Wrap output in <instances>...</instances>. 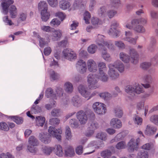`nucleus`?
Segmentation results:
<instances>
[{"label": "nucleus", "mask_w": 158, "mask_h": 158, "mask_svg": "<svg viewBox=\"0 0 158 158\" xmlns=\"http://www.w3.org/2000/svg\"><path fill=\"white\" fill-rule=\"evenodd\" d=\"M135 123L138 125H141L143 122V119L138 115H135L133 118Z\"/></svg>", "instance_id": "obj_32"}, {"label": "nucleus", "mask_w": 158, "mask_h": 158, "mask_svg": "<svg viewBox=\"0 0 158 158\" xmlns=\"http://www.w3.org/2000/svg\"><path fill=\"white\" fill-rule=\"evenodd\" d=\"M142 148L146 150H149L151 148V145L149 143H146L142 146Z\"/></svg>", "instance_id": "obj_63"}, {"label": "nucleus", "mask_w": 158, "mask_h": 158, "mask_svg": "<svg viewBox=\"0 0 158 158\" xmlns=\"http://www.w3.org/2000/svg\"><path fill=\"white\" fill-rule=\"evenodd\" d=\"M77 67L80 69V72L81 73H85L87 70L86 64L85 61L80 59L77 63Z\"/></svg>", "instance_id": "obj_7"}, {"label": "nucleus", "mask_w": 158, "mask_h": 158, "mask_svg": "<svg viewBox=\"0 0 158 158\" xmlns=\"http://www.w3.org/2000/svg\"><path fill=\"white\" fill-rule=\"evenodd\" d=\"M60 24V21L56 18L53 19L50 22V24L52 27L58 26Z\"/></svg>", "instance_id": "obj_37"}, {"label": "nucleus", "mask_w": 158, "mask_h": 158, "mask_svg": "<svg viewBox=\"0 0 158 158\" xmlns=\"http://www.w3.org/2000/svg\"><path fill=\"white\" fill-rule=\"evenodd\" d=\"M151 65V64L149 63L145 62L142 64L141 66L143 69H147Z\"/></svg>", "instance_id": "obj_60"}, {"label": "nucleus", "mask_w": 158, "mask_h": 158, "mask_svg": "<svg viewBox=\"0 0 158 158\" xmlns=\"http://www.w3.org/2000/svg\"><path fill=\"white\" fill-rule=\"evenodd\" d=\"M15 158L14 156L9 152L6 153H2L0 155V158Z\"/></svg>", "instance_id": "obj_41"}, {"label": "nucleus", "mask_w": 158, "mask_h": 158, "mask_svg": "<svg viewBox=\"0 0 158 158\" xmlns=\"http://www.w3.org/2000/svg\"><path fill=\"white\" fill-rule=\"evenodd\" d=\"M64 155L66 157H72L74 156L75 152L73 147L70 145L67 146L64 150Z\"/></svg>", "instance_id": "obj_9"}, {"label": "nucleus", "mask_w": 158, "mask_h": 158, "mask_svg": "<svg viewBox=\"0 0 158 158\" xmlns=\"http://www.w3.org/2000/svg\"><path fill=\"white\" fill-rule=\"evenodd\" d=\"M31 111L35 114L40 112L41 109L37 105H33L31 109Z\"/></svg>", "instance_id": "obj_39"}, {"label": "nucleus", "mask_w": 158, "mask_h": 158, "mask_svg": "<svg viewBox=\"0 0 158 158\" xmlns=\"http://www.w3.org/2000/svg\"><path fill=\"white\" fill-rule=\"evenodd\" d=\"M120 58L125 63H128L130 61L129 56L123 52L120 53Z\"/></svg>", "instance_id": "obj_33"}, {"label": "nucleus", "mask_w": 158, "mask_h": 158, "mask_svg": "<svg viewBox=\"0 0 158 158\" xmlns=\"http://www.w3.org/2000/svg\"><path fill=\"white\" fill-rule=\"evenodd\" d=\"M150 120L155 124L158 125V115L155 114L152 115L150 117Z\"/></svg>", "instance_id": "obj_43"}, {"label": "nucleus", "mask_w": 158, "mask_h": 158, "mask_svg": "<svg viewBox=\"0 0 158 158\" xmlns=\"http://www.w3.org/2000/svg\"><path fill=\"white\" fill-rule=\"evenodd\" d=\"M29 143L30 144L33 146L38 145L37 139L33 136H31L29 138Z\"/></svg>", "instance_id": "obj_38"}, {"label": "nucleus", "mask_w": 158, "mask_h": 158, "mask_svg": "<svg viewBox=\"0 0 158 158\" xmlns=\"http://www.w3.org/2000/svg\"><path fill=\"white\" fill-rule=\"evenodd\" d=\"M139 143V139L138 138L136 140L131 139L129 142V145L131 148L134 149L137 147Z\"/></svg>", "instance_id": "obj_24"}, {"label": "nucleus", "mask_w": 158, "mask_h": 158, "mask_svg": "<svg viewBox=\"0 0 158 158\" xmlns=\"http://www.w3.org/2000/svg\"><path fill=\"white\" fill-rule=\"evenodd\" d=\"M53 151V147L45 146L42 148L43 152L46 155H49Z\"/></svg>", "instance_id": "obj_28"}, {"label": "nucleus", "mask_w": 158, "mask_h": 158, "mask_svg": "<svg viewBox=\"0 0 158 158\" xmlns=\"http://www.w3.org/2000/svg\"><path fill=\"white\" fill-rule=\"evenodd\" d=\"M41 29L44 31L50 32H51L52 29L49 26H43L41 27Z\"/></svg>", "instance_id": "obj_51"}, {"label": "nucleus", "mask_w": 158, "mask_h": 158, "mask_svg": "<svg viewBox=\"0 0 158 158\" xmlns=\"http://www.w3.org/2000/svg\"><path fill=\"white\" fill-rule=\"evenodd\" d=\"M79 92L83 95V96L87 99H89L90 98L89 93L85 89L84 87L82 86H80L78 88Z\"/></svg>", "instance_id": "obj_23"}, {"label": "nucleus", "mask_w": 158, "mask_h": 158, "mask_svg": "<svg viewBox=\"0 0 158 158\" xmlns=\"http://www.w3.org/2000/svg\"><path fill=\"white\" fill-rule=\"evenodd\" d=\"M70 3L68 1L64 0L61 1L60 3V6L61 9L65 10L70 7Z\"/></svg>", "instance_id": "obj_25"}, {"label": "nucleus", "mask_w": 158, "mask_h": 158, "mask_svg": "<svg viewBox=\"0 0 158 158\" xmlns=\"http://www.w3.org/2000/svg\"><path fill=\"white\" fill-rule=\"evenodd\" d=\"M91 23L94 27L97 28L98 26L102 24L101 21L98 18L93 17L90 20Z\"/></svg>", "instance_id": "obj_21"}, {"label": "nucleus", "mask_w": 158, "mask_h": 158, "mask_svg": "<svg viewBox=\"0 0 158 158\" xmlns=\"http://www.w3.org/2000/svg\"><path fill=\"white\" fill-rule=\"evenodd\" d=\"M11 118L13 119L14 121L17 124H21L23 122V118L21 117H18L16 116H12Z\"/></svg>", "instance_id": "obj_35"}, {"label": "nucleus", "mask_w": 158, "mask_h": 158, "mask_svg": "<svg viewBox=\"0 0 158 158\" xmlns=\"http://www.w3.org/2000/svg\"><path fill=\"white\" fill-rule=\"evenodd\" d=\"M118 25L117 23H115L111 25V27L110 28V32H112L114 31V30H115L117 27H118Z\"/></svg>", "instance_id": "obj_61"}, {"label": "nucleus", "mask_w": 158, "mask_h": 158, "mask_svg": "<svg viewBox=\"0 0 158 158\" xmlns=\"http://www.w3.org/2000/svg\"><path fill=\"white\" fill-rule=\"evenodd\" d=\"M41 18L44 21H47L49 18L50 14L48 11V9L43 10L41 11Z\"/></svg>", "instance_id": "obj_17"}, {"label": "nucleus", "mask_w": 158, "mask_h": 158, "mask_svg": "<svg viewBox=\"0 0 158 158\" xmlns=\"http://www.w3.org/2000/svg\"><path fill=\"white\" fill-rule=\"evenodd\" d=\"M91 18V14L88 11H85L83 14V19L87 24L90 23L89 20Z\"/></svg>", "instance_id": "obj_27"}, {"label": "nucleus", "mask_w": 158, "mask_h": 158, "mask_svg": "<svg viewBox=\"0 0 158 158\" xmlns=\"http://www.w3.org/2000/svg\"><path fill=\"white\" fill-rule=\"evenodd\" d=\"M101 156L103 158H108L111 155V152L108 150H105L101 152Z\"/></svg>", "instance_id": "obj_30"}, {"label": "nucleus", "mask_w": 158, "mask_h": 158, "mask_svg": "<svg viewBox=\"0 0 158 158\" xmlns=\"http://www.w3.org/2000/svg\"><path fill=\"white\" fill-rule=\"evenodd\" d=\"M15 126V124L12 122L6 123L2 121L0 123V130L5 131H8L10 128L12 129Z\"/></svg>", "instance_id": "obj_4"}, {"label": "nucleus", "mask_w": 158, "mask_h": 158, "mask_svg": "<svg viewBox=\"0 0 158 158\" xmlns=\"http://www.w3.org/2000/svg\"><path fill=\"white\" fill-rule=\"evenodd\" d=\"M53 151L54 153L59 157H61L63 155V148L60 144H56L53 147Z\"/></svg>", "instance_id": "obj_12"}, {"label": "nucleus", "mask_w": 158, "mask_h": 158, "mask_svg": "<svg viewBox=\"0 0 158 158\" xmlns=\"http://www.w3.org/2000/svg\"><path fill=\"white\" fill-rule=\"evenodd\" d=\"M45 118L42 116H37L36 117V124L38 126L43 127L45 123Z\"/></svg>", "instance_id": "obj_22"}, {"label": "nucleus", "mask_w": 158, "mask_h": 158, "mask_svg": "<svg viewBox=\"0 0 158 158\" xmlns=\"http://www.w3.org/2000/svg\"><path fill=\"white\" fill-rule=\"evenodd\" d=\"M75 151L76 153L78 155H81L83 152V146L82 145H79L77 146L75 149Z\"/></svg>", "instance_id": "obj_47"}, {"label": "nucleus", "mask_w": 158, "mask_h": 158, "mask_svg": "<svg viewBox=\"0 0 158 158\" xmlns=\"http://www.w3.org/2000/svg\"><path fill=\"white\" fill-rule=\"evenodd\" d=\"M114 68H117L120 72H123L124 70V67L123 65L120 63L119 61H116L114 65Z\"/></svg>", "instance_id": "obj_29"}, {"label": "nucleus", "mask_w": 158, "mask_h": 158, "mask_svg": "<svg viewBox=\"0 0 158 158\" xmlns=\"http://www.w3.org/2000/svg\"><path fill=\"white\" fill-rule=\"evenodd\" d=\"M62 32L61 30H55L52 33V39L53 40H58L62 37Z\"/></svg>", "instance_id": "obj_15"}, {"label": "nucleus", "mask_w": 158, "mask_h": 158, "mask_svg": "<svg viewBox=\"0 0 158 158\" xmlns=\"http://www.w3.org/2000/svg\"><path fill=\"white\" fill-rule=\"evenodd\" d=\"M69 124L71 127H77L78 123L75 119H71L70 120Z\"/></svg>", "instance_id": "obj_49"}, {"label": "nucleus", "mask_w": 158, "mask_h": 158, "mask_svg": "<svg viewBox=\"0 0 158 158\" xmlns=\"http://www.w3.org/2000/svg\"><path fill=\"white\" fill-rule=\"evenodd\" d=\"M52 50L50 47L45 48L44 50V53L45 55L48 56L51 53Z\"/></svg>", "instance_id": "obj_58"}, {"label": "nucleus", "mask_w": 158, "mask_h": 158, "mask_svg": "<svg viewBox=\"0 0 158 158\" xmlns=\"http://www.w3.org/2000/svg\"><path fill=\"white\" fill-rule=\"evenodd\" d=\"M106 131L110 135H112L115 133L116 131L114 129L109 128L106 130Z\"/></svg>", "instance_id": "obj_62"}, {"label": "nucleus", "mask_w": 158, "mask_h": 158, "mask_svg": "<svg viewBox=\"0 0 158 158\" xmlns=\"http://www.w3.org/2000/svg\"><path fill=\"white\" fill-rule=\"evenodd\" d=\"M48 132L50 136L55 137L59 140H61V135L62 133V131L61 128L56 129L55 127L50 126L49 127Z\"/></svg>", "instance_id": "obj_2"}, {"label": "nucleus", "mask_w": 158, "mask_h": 158, "mask_svg": "<svg viewBox=\"0 0 158 158\" xmlns=\"http://www.w3.org/2000/svg\"><path fill=\"white\" fill-rule=\"evenodd\" d=\"M50 122L51 124L55 125L59 124L60 120L57 118H52L50 120Z\"/></svg>", "instance_id": "obj_56"}, {"label": "nucleus", "mask_w": 158, "mask_h": 158, "mask_svg": "<svg viewBox=\"0 0 158 158\" xmlns=\"http://www.w3.org/2000/svg\"><path fill=\"white\" fill-rule=\"evenodd\" d=\"M63 55L65 57L70 60L77 58L76 53L71 49H65L63 51Z\"/></svg>", "instance_id": "obj_6"}, {"label": "nucleus", "mask_w": 158, "mask_h": 158, "mask_svg": "<svg viewBox=\"0 0 158 158\" xmlns=\"http://www.w3.org/2000/svg\"><path fill=\"white\" fill-rule=\"evenodd\" d=\"M4 1L1 4L3 10L6 14H7L8 12V10L9 6L13 4L14 1L13 0H3Z\"/></svg>", "instance_id": "obj_10"}, {"label": "nucleus", "mask_w": 158, "mask_h": 158, "mask_svg": "<svg viewBox=\"0 0 158 158\" xmlns=\"http://www.w3.org/2000/svg\"><path fill=\"white\" fill-rule=\"evenodd\" d=\"M79 23L78 22L75 21L73 22V23L71 25L72 30L75 29L78 26Z\"/></svg>", "instance_id": "obj_64"}, {"label": "nucleus", "mask_w": 158, "mask_h": 158, "mask_svg": "<svg viewBox=\"0 0 158 158\" xmlns=\"http://www.w3.org/2000/svg\"><path fill=\"white\" fill-rule=\"evenodd\" d=\"M49 4L52 6H56L58 4L57 0H48Z\"/></svg>", "instance_id": "obj_57"}, {"label": "nucleus", "mask_w": 158, "mask_h": 158, "mask_svg": "<svg viewBox=\"0 0 158 158\" xmlns=\"http://www.w3.org/2000/svg\"><path fill=\"white\" fill-rule=\"evenodd\" d=\"M111 126L116 129H120L122 127L121 121L117 118H113L110 122Z\"/></svg>", "instance_id": "obj_8"}, {"label": "nucleus", "mask_w": 158, "mask_h": 158, "mask_svg": "<svg viewBox=\"0 0 158 158\" xmlns=\"http://www.w3.org/2000/svg\"><path fill=\"white\" fill-rule=\"evenodd\" d=\"M50 77L53 80H55L58 79L59 75L54 71H53L50 73Z\"/></svg>", "instance_id": "obj_52"}, {"label": "nucleus", "mask_w": 158, "mask_h": 158, "mask_svg": "<svg viewBox=\"0 0 158 158\" xmlns=\"http://www.w3.org/2000/svg\"><path fill=\"white\" fill-rule=\"evenodd\" d=\"M38 8L41 11L43 10L48 9V5L45 1H40L38 4Z\"/></svg>", "instance_id": "obj_31"}, {"label": "nucleus", "mask_w": 158, "mask_h": 158, "mask_svg": "<svg viewBox=\"0 0 158 158\" xmlns=\"http://www.w3.org/2000/svg\"><path fill=\"white\" fill-rule=\"evenodd\" d=\"M141 23V20L134 19L131 22H128L126 27L129 29H131L133 27H135Z\"/></svg>", "instance_id": "obj_18"}, {"label": "nucleus", "mask_w": 158, "mask_h": 158, "mask_svg": "<svg viewBox=\"0 0 158 158\" xmlns=\"http://www.w3.org/2000/svg\"><path fill=\"white\" fill-rule=\"evenodd\" d=\"M138 158H148V152L145 151H141L138 154Z\"/></svg>", "instance_id": "obj_34"}, {"label": "nucleus", "mask_w": 158, "mask_h": 158, "mask_svg": "<svg viewBox=\"0 0 158 158\" xmlns=\"http://www.w3.org/2000/svg\"><path fill=\"white\" fill-rule=\"evenodd\" d=\"M55 16L60 18L62 21L66 17V15L63 12H59L55 13Z\"/></svg>", "instance_id": "obj_50"}, {"label": "nucleus", "mask_w": 158, "mask_h": 158, "mask_svg": "<svg viewBox=\"0 0 158 158\" xmlns=\"http://www.w3.org/2000/svg\"><path fill=\"white\" fill-rule=\"evenodd\" d=\"M114 112L115 116L118 118H121L123 114L122 110L119 108H116L114 110Z\"/></svg>", "instance_id": "obj_45"}, {"label": "nucleus", "mask_w": 158, "mask_h": 158, "mask_svg": "<svg viewBox=\"0 0 158 158\" xmlns=\"http://www.w3.org/2000/svg\"><path fill=\"white\" fill-rule=\"evenodd\" d=\"M157 128L156 127L148 125L145 131V133L147 135H151L155 134Z\"/></svg>", "instance_id": "obj_16"}, {"label": "nucleus", "mask_w": 158, "mask_h": 158, "mask_svg": "<svg viewBox=\"0 0 158 158\" xmlns=\"http://www.w3.org/2000/svg\"><path fill=\"white\" fill-rule=\"evenodd\" d=\"M88 70L91 72H95L97 70V66L95 61L93 60H89L87 62Z\"/></svg>", "instance_id": "obj_11"}, {"label": "nucleus", "mask_w": 158, "mask_h": 158, "mask_svg": "<svg viewBox=\"0 0 158 158\" xmlns=\"http://www.w3.org/2000/svg\"><path fill=\"white\" fill-rule=\"evenodd\" d=\"M126 91L127 93H133L134 94L135 93L137 94H139L142 92V90L139 86H136L135 89L131 86H129L127 87Z\"/></svg>", "instance_id": "obj_13"}, {"label": "nucleus", "mask_w": 158, "mask_h": 158, "mask_svg": "<svg viewBox=\"0 0 158 158\" xmlns=\"http://www.w3.org/2000/svg\"><path fill=\"white\" fill-rule=\"evenodd\" d=\"M98 66L100 74H102V73L104 72V71L106 70V65L103 62L99 63L98 64Z\"/></svg>", "instance_id": "obj_26"}, {"label": "nucleus", "mask_w": 158, "mask_h": 158, "mask_svg": "<svg viewBox=\"0 0 158 158\" xmlns=\"http://www.w3.org/2000/svg\"><path fill=\"white\" fill-rule=\"evenodd\" d=\"M40 137L41 141L44 143H48L50 142L51 140L50 136H47L46 134L44 133L40 134Z\"/></svg>", "instance_id": "obj_20"}, {"label": "nucleus", "mask_w": 158, "mask_h": 158, "mask_svg": "<svg viewBox=\"0 0 158 158\" xmlns=\"http://www.w3.org/2000/svg\"><path fill=\"white\" fill-rule=\"evenodd\" d=\"M87 81L89 84V87L90 89H94L98 87V81L93 75H89Z\"/></svg>", "instance_id": "obj_3"}, {"label": "nucleus", "mask_w": 158, "mask_h": 158, "mask_svg": "<svg viewBox=\"0 0 158 158\" xmlns=\"http://www.w3.org/2000/svg\"><path fill=\"white\" fill-rule=\"evenodd\" d=\"M66 90L68 92H71L73 90L72 84L69 82H67L65 84Z\"/></svg>", "instance_id": "obj_36"}, {"label": "nucleus", "mask_w": 158, "mask_h": 158, "mask_svg": "<svg viewBox=\"0 0 158 158\" xmlns=\"http://www.w3.org/2000/svg\"><path fill=\"white\" fill-rule=\"evenodd\" d=\"M141 23L135 27L134 30L136 31L139 32H142L144 31V29L143 27L139 25V24H141Z\"/></svg>", "instance_id": "obj_46"}, {"label": "nucleus", "mask_w": 158, "mask_h": 158, "mask_svg": "<svg viewBox=\"0 0 158 158\" xmlns=\"http://www.w3.org/2000/svg\"><path fill=\"white\" fill-rule=\"evenodd\" d=\"M97 137L100 139L105 140L106 139V135L103 133H98L97 135Z\"/></svg>", "instance_id": "obj_55"}, {"label": "nucleus", "mask_w": 158, "mask_h": 158, "mask_svg": "<svg viewBox=\"0 0 158 158\" xmlns=\"http://www.w3.org/2000/svg\"><path fill=\"white\" fill-rule=\"evenodd\" d=\"M131 56L132 59V62L134 64L138 62V55L136 52L134 53H131Z\"/></svg>", "instance_id": "obj_40"}, {"label": "nucleus", "mask_w": 158, "mask_h": 158, "mask_svg": "<svg viewBox=\"0 0 158 158\" xmlns=\"http://www.w3.org/2000/svg\"><path fill=\"white\" fill-rule=\"evenodd\" d=\"M94 112L99 115H102L106 112V106L103 103L96 102L94 103L92 106Z\"/></svg>", "instance_id": "obj_1"}, {"label": "nucleus", "mask_w": 158, "mask_h": 158, "mask_svg": "<svg viewBox=\"0 0 158 158\" xmlns=\"http://www.w3.org/2000/svg\"><path fill=\"white\" fill-rule=\"evenodd\" d=\"M126 146V143L125 141H122L118 143L116 146V148L118 149L124 148Z\"/></svg>", "instance_id": "obj_42"}, {"label": "nucleus", "mask_w": 158, "mask_h": 158, "mask_svg": "<svg viewBox=\"0 0 158 158\" xmlns=\"http://www.w3.org/2000/svg\"><path fill=\"white\" fill-rule=\"evenodd\" d=\"M65 134L66 138L69 139L71 137V133L70 128L67 127H66Z\"/></svg>", "instance_id": "obj_53"}, {"label": "nucleus", "mask_w": 158, "mask_h": 158, "mask_svg": "<svg viewBox=\"0 0 158 158\" xmlns=\"http://www.w3.org/2000/svg\"><path fill=\"white\" fill-rule=\"evenodd\" d=\"M5 19L4 20V21L7 23L9 25H12L14 24V23L12 22L11 20L9 19L8 16H6L5 17Z\"/></svg>", "instance_id": "obj_59"}, {"label": "nucleus", "mask_w": 158, "mask_h": 158, "mask_svg": "<svg viewBox=\"0 0 158 158\" xmlns=\"http://www.w3.org/2000/svg\"><path fill=\"white\" fill-rule=\"evenodd\" d=\"M96 48V46L95 45H91L88 47V51L90 53L93 54L95 52Z\"/></svg>", "instance_id": "obj_48"}, {"label": "nucleus", "mask_w": 158, "mask_h": 158, "mask_svg": "<svg viewBox=\"0 0 158 158\" xmlns=\"http://www.w3.org/2000/svg\"><path fill=\"white\" fill-rule=\"evenodd\" d=\"M9 11L11 18H15L16 17L17 15V8L15 6H11L9 9Z\"/></svg>", "instance_id": "obj_19"}, {"label": "nucleus", "mask_w": 158, "mask_h": 158, "mask_svg": "<svg viewBox=\"0 0 158 158\" xmlns=\"http://www.w3.org/2000/svg\"><path fill=\"white\" fill-rule=\"evenodd\" d=\"M99 96L101 98L105 99H108L111 97V94L108 93H101Z\"/></svg>", "instance_id": "obj_44"}, {"label": "nucleus", "mask_w": 158, "mask_h": 158, "mask_svg": "<svg viewBox=\"0 0 158 158\" xmlns=\"http://www.w3.org/2000/svg\"><path fill=\"white\" fill-rule=\"evenodd\" d=\"M109 68L110 70L108 74L110 77L113 79L118 78L119 74L115 72L114 65L110 64L109 65Z\"/></svg>", "instance_id": "obj_14"}, {"label": "nucleus", "mask_w": 158, "mask_h": 158, "mask_svg": "<svg viewBox=\"0 0 158 158\" xmlns=\"http://www.w3.org/2000/svg\"><path fill=\"white\" fill-rule=\"evenodd\" d=\"M77 118L81 124L85 123L88 120L86 114L82 110H81L77 112Z\"/></svg>", "instance_id": "obj_5"}, {"label": "nucleus", "mask_w": 158, "mask_h": 158, "mask_svg": "<svg viewBox=\"0 0 158 158\" xmlns=\"http://www.w3.org/2000/svg\"><path fill=\"white\" fill-rule=\"evenodd\" d=\"M99 78L102 81H106L108 79V77L107 75L104 72L102 73V74H100Z\"/></svg>", "instance_id": "obj_54"}]
</instances>
